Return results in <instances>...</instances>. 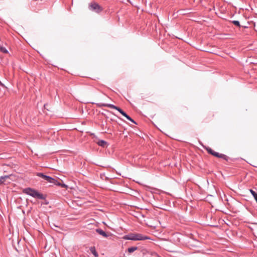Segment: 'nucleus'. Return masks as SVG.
Here are the masks:
<instances>
[{"label":"nucleus","mask_w":257,"mask_h":257,"mask_svg":"<svg viewBox=\"0 0 257 257\" xmlns=\"http://www.w3.org/2000/svg\"><path fill=\"white\" fill-rule=\"evenodd\" d=\"M123 238L124 239L131 240H144L150 239V238L147 236L137 233H130L124 236Z\"/></svg>","instance_id":"obj_1"},{"label":"nucleus","mask_w":257,"mask_h":257,"mask_svg":"<svg viewBox=\"0 0 257 257\" xmlns=\"http://www.w3.org/2000/svg\"><path fill=\"white\" fill-rule=\"evenodd\" d=\"M23 192L25 194L29 195L33 197L37 198L40 199H44L45 198L42 194L40 193L37 190L27 188L23 190Z\"/></svg>","instance_id":"obj_2"},{"label":"nucleus","mask_w":257,"mask_h":257,"mask_svg":"<svg viewBox=\"0 0 257 257\" xmlns=\"http://www.w3.org/2000/svg\"><path fill=\"white\" fill-rule=\"evenodd\" d=\"M88 8L90 11H94L97 13H99L102 11V7L95 2H91L89 4Z\"/></svg>","instance_id":"obj_3"},{"label":"nucleus","mask_w":257,"mask_h":257,"mask_svg":"<svg viewBox=\"0 0 257 257\" xmlns=\"http://www.w3.org/2000/svg\"><path fill=\"white\" fill-rule=\"evenodd\" d=\"M99 105L101 106H106V107H108L110 108L116 109L124 117H126L127 116V114L125 112H124L121 109H120V108H119L113 104L102 103V104H100Z\"/></svg>","instance_id":"obj_4"},{"label":"nucleus","mask_w":257,"mask_h":257,"mask_svg":"<svg viewBox=\"0 0 257 257\" xmlns=\"http://www.w3.org/2000/svg\"><path fill=\"white\" fill-rule=\"evenodd\" d=\"M37 175L40 177L43 178L44 180L47 181L49 183L53 184L56 183V180L55 179L51 177L45 175L43 173H37Z\"/></svg>","instance_id":"obj_5"},{"label":"nucleus","mask_w":257,"mask_h":257,"mask_svg":"<svg viewBox=\"0 0 257 257\" xmlns=\"http://www.w3.org/2000/svg\"><path fill=\"white\" fill-rule=\"evenodd\" d=\"M207 151L208 153L217 158H224L225 157V156L224 155L216 152L211 148H207Z\"/></svg>","instance_id":"obj_6"},{"label":"nucleus","mask_w":257,"mask_h":257,"mask_svg":"<svg viewBox=\"0 0 257 257\" xmlns=\"http://www.w3.org/2000/svg\"><path fill=\"white\" fill-rule=\"evenodd\" d=\"M97 144L103 148L107 147V143L103 140H99L97 142Z\"/></svg>","instance_id":"obj_7"},{"label":"nucleus","mask_w":257,"mask_h":257,"mask_svg":"<svg viewBox=\"0 0 257 257\" xmlns=\"http://www.w3.org/2000/svg\"><path fill=\"white\" fill-rule=\"evenodd\" d=\"M96 231L98 233L103 236V237H107L108 236V235L106 234V233L101 229H97Z\"/></svg>","instance_id":"obj_8"},{"label":"nucleus","mask_w":257,"mask_h":257,"mask_svg":"<svg viewBox=\"0 0 257 257\" xmlns=\"http://www.w3.org/2000/svg\"><path fill=\"white\" fill-rule=\"evenodd\" d=\"M10 177L9 176H5L0 177V185L3 184L6 180Z\"/></svg>","instance_id":"obj_9"},{"label":"nucleus","mask_w":257,"mask_h":257,"mask_svg":"<svg viewBox=\"0 0 257 257\" xmlns=\"http://www.w3.org/2000/svg\"><path fill=\"white\" fill-rule=\"evenodd\" d=\"M90 250L91 252V253L95 256V257H98V254L97 253V252H96V250H95V248L94 247H91L90 248Z\"/></svg>","instance_id":"obj_10"},{"label":"nucleus","mask_w":257,"mask_h":257,"mask_svg":"<svg viewBox=\"0 0 257 257\" xmlns=\"http://www.w3.org/2000/svg\"><path fill=\"white\" fill-rule=\"evenodd\" d=\"M137 249V247H136V246L132 247H130L128 248V251L130 253H132V252L135 251V250H136Z\"/></svg>","instance_id":"obj_11"},{"label":"nucleus","mask_w":257,"mask_h":257,"mask_svg":"<svg viewBox=\"0 0 257 257\" xmlns=\"http://www.w3.org/2000/svg\"><path fill=\"white\" fill-rule=\"evenodd\" d=\"M55 185H58V186H60L62 187H64V188H67V186L64 184H61L59 182H57V181L56 180V183H53Z\"/></svg>","instance_id":"obj_12"},{"label":"nucleus","mask_w":257,"mask_h":257,"mask_svg":"<svg viewBox=\"0 0 257 257\" xmlns=\"http://www.w3.org/2000/svg\"><path fill=\"white\" fill-rule=\"evenodd\" d=\"M128 120L131 121L132 122H134V123H136V122L132 119L127 114V116L125 117Z\"/></svg>","instance_id":"obj_13"},{"label":"nucleus","mask_w":257,"mask_h":257,"mask_svg":"<svg viewBox=\"0 0 257 257\" xmlns=\"http://www.w3.org/2000/svg\"><path fill=\"white\" fill-rule=\"evenodd\" d=\"M233 24L237 26H240L239 22L237 21H233L232 22Z\"/></svg>","instance_id":"obj_14"}]
</instances>
